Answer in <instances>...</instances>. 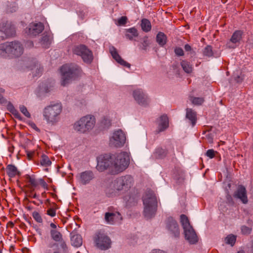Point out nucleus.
<instances>
[{
    "label": "nucleus",
    "mask_w": 253,
    "mask_h": 253,
    "mask_svg": "<svg viewBox=\"0 0 253 253\" xmlns=\"http://www.w3.org/2000/svg\"><path fill=\"white\" fill-rule=\"evenodd\" d=\"M27 156L28 157L29 159H31L32 157V153H28L27 154Z\"/></svg>",
    "instance_id": "obj_60"
},
{
    "label": "nucleus",
    "mask_w": 253,
    "mask_h": 253,
    "mask_svg": "<svg viewBox=\"0 0 253 253\" xmlns=\"http://www.w3.org/2000/svg\"><path fill=\"white\" fill-rule=\"evenodd\" d=\"M253 253V246H252V249H251V253Z\"/></svg>",
    "instance_id": "obj_63"
},
{
    "label": "nucleus",
    "mask_w": 253,
    "mask_h": 253,
    "mask_svg": "<svg viewBox=\"0 0 253 253\" xmlns=\"http://www.w3.org/2000/svg\"><path fill=\"white\" fill-rule=\"evenodd\" d=\"M150 253H167L164 251L160 250H153Z\"/></svg>",
    "instance_id": "obj_53"
},
{
    "label": "nucleus",
    "mask_w": 253,
    "mask_h": 253,
    "mask_svg": "<svg viewBox=\"0 0 253 253\" xmlns=\"http://www.w3.org/2000/svg\"><path fill=\"white\" fill-rule=\"evenodd\" d=\"M94 240L97 247L102 250H106L111 247V241L106 234L99 231L94 237Z\"/></svg>",
    "instance_id": "obj_11"
},
{
    "label": "nucleus",
    "mask_w": 253,
    "mask_h": 253,
    "mask_svg": "<svg viewBox=\"0 0 253 253\" xmlns=\"http://www.w3.org/2000/svg\"><path fill=\"white\" fill-rule=\"evenodd\" d=\"M167 37L163 32H159L156 36V41L160 46L164 45L167 42Z\"/></svg>",
    "instance_id": "obj_26"
},
{
    "label": "nucleus",
    "mask_w": 253,
    "mask_h": 253,
    "mask_svg": "<svg viewBox=\"0 0 253 253\" xmlns=\"http://www.w3.org/2000/svg\"><path fill=\"white\" fill-rule=\"evenodd\" d=\"M0 30L7 37H12L15 35V28L11 22L6 21L0 24Z\"/></svg>",
    "instance_id": "obj_17"
},
{
    "label": "nucleus",
    "mask_w": 253,
    "mask_h": 253,
    "mask_svg": "<svg viewBox=\"0 0 253 253\" xmlns=\"http://www.w3.org/2000/svg\"><path fill=\"white\" fill-rule=\"evenodd\" d=\"M241 232L242 234L245 235H248L250 234L252 228L245 225H243L241 227Z\"/></svg>",
    "instance_id": "obj_40"
},
{
    "label": "nucleus",
    "mask_w": 253,
    "mask_h": 253,
    "mask_svg": "<svg viewBox=\"0 0 253 253\" xmlns=\"http://www.w3.org/2000/svg\"><path fill=\"white\" fill-rule=\"evenodd\" d=\"M184 49L186 51H190L191 50V47L188 44H186L184 46Z\"/></svg>",
    "instance_id": "obj_54"
},
{
    "label": "nucleus",
    "mask_w": 253,
    "mask_h": 253,
    "mask_svg": "<svg viewBox=\"0 0 253 253\" xmlns=\"http://www.w3.org/2000/svg\"><path fill=\"white\" fill-rule=\"evenodd\" d=\"M116 215V214L114 213L106 212L105 214V221L109 224H114Z\"/></svg>",
    "instance_id": "obj_31"
},
{
    "label": "nucleus",
    "mask_w": 253,
    "mask_h": 253,
    "mask_svg": "<svg viewBox=\"0 0 253 253\" xmlns=\"http://www.w3.org/2000/svg\"><path fill=\"white\" fill-rule=\"evenodd\" d=\"M40 163L42 166L45 167H48L51 164V162L49 160V158L44 154L42 156Z\"/></svg>",
    "instance_id": "obj_32"
},
{
    "label": "nucleus",
    "mask_w": 253,
    "mask_h": 253,
    "mask_svg": "<svg viewBox=\"0 0 253 253\" xmlns=\"http://www.w3.org/2000/svg\"><path fill=\"white\" fill-rule=\"evenodd\" d=\"M133 97L136 102L143 106H147L149 103V99L142 89H135L133 91Z\"/></svg>",
    "instance_id": "obj_14"
},
{
    "label": "nucleus",
    "mask_w": 253,
    "mask_h": 253,
    "mask_svg": "<svg viewBox=\"0 0 253 253\" xmlns=\"http://www.w3.org/2000/svg\"><path fill=\"white\" fill-rule=\"evenodd\" d=\"M169 126V120L167 115H163L160 117L159 123L156 132L159 133L164 131Z\"/></svg>",
    "instance_id": "obj_21"
},
{
    "label": "nucleus",
    "mask_w": 253,
    "mask_h": 253,
    "mask_svg": "<svg viewBox=\"0 0 253 253\" xmlns=\"http://www.w3.org/2000/svg\"><path fill=\"white\" fill-rule=\"evenodd\" d=\"M111 125V120L107 117L103 118L100 122V126L103 128H109Z\"/></svg>",
    "instance_id": "obj_34"
},
{
    "label": "nucleus",
    "mask_w": 253,
    "mask_h": 253,
    "mask_svg": "<svg viewBox=\"0 0 253 253\" xmlns=\"http://www.w3.org/2000/svg\"><path fill=\"white\" fill-rule=\"evenodd\" d=\"M33 217L37 222L39 223H42V218L39 212L37 211L33 212Z\"/></svg>",
    "instance_id": "obj_41"
},
{
    "label": "nucleus",
    "mask_w": 253,
    "mask_h": 253,
    "mask_svg": "<svg viewBox=\"0 0 253 253\" xmlns=\"http://www.w3.org/2000/svg\"><path fill=\"white\" fill-rule=\"evenodd\" d=\"M26 179L30 185V188H33V190L36 188L39 184V182L35 178L34 175H27Z\"/></svg>",
    "instance_id": "obj_28"
},
{
    "label": "nucleus",
    "mask_w": 253,
    "mask_h": 253,
    "mask_svg": "<svg viewBox=\"0 0 253 253\" xmlns=\"http://www.w3.org/2000/svg\"><path fill=\"white\" fill-rule=\"evenodd\" d=\"M233 197L239 200L243 204H247L248 203L247 191L245 187L242 185H239L235 191Z\"/></svg>",
    "instance_id": "obj_15"
},
{
    "label": "nucleus",
    "mask_w": 253,
    "mask_h": 253,
    "mask_svg": "<svg viewBox=\"0 0 253 253\" xmlns=\"http://www.w3.org/2000/svg\"><path fill=\"white\" fill-rule=\"evenodd\" d=\"M11 112L16 118L19 119V120H22V117L20 113L18 112V111L15 110V109H13L11 111Z\"/></svg>",
    "instance_id": "obj_50"
},
{
    "label": "nucleus",
    "mask_w": 253,
    "mask_h": 253,
    "mask_svg": "<svg viewBox=\"0 0 253 253\" xmlns=\"http://www.w3.org/2000/svg\"><path fill=\"white\" fill-rule=\"evenodd\" d=\"M32 126H33V128L36 127L37 129H38L35 124H33Z\"/></svg>",
    "instance_id": "obj_61"
},
{
    "label": "nucleus",
    "mask_w": 253,
    "mask_h": 253,
    "mask_svg": "<svg viewBox=\"0 0 253 253\" xmlns=\"http://www.w3.org/2000/svg\"><path fill=\"white\" fill-rule=\"evenodd\" d=\"M141 28L143 31L148 32L151 29V24L150 22L146 19H143L141 23Z\"/></svg>",
    "instance_id": "obj_30"
},
{
    "label": "nucleus",
    "mask_w": 253,
    "mask_h": 253,
    "mask_svg": "<svg viewBox=\"0 0 253 253\" xmlns=\"http://www.w3.org/2000/svg\"><path fill=\"white\" fill-rule=\"evenodd\" d=\"M95 124V118L93 116L86 115L82 117L74 125V129L77 132L84 133L93 128Z\"/></svg>",
    "instance_id": "obj_7"
},
{
    "label": "nucleus",
    "mask_w": 253,
    "mask_h": 253,
    "mask_svg": "<svg viewBox=\"0 0 253 253\" xmlns=\"http://www.w3.org/2000/svg\"><path fill=\"white\" fill-rule=\"evenodd\" d=\"M71 244L73 246L78 247L82 244V238L79 234L73 235L71 237Z\"/></svg>",
    "instance_id": "obj_24"
},
{
    "label": "nucleus",
    "mask_w": 253,
    "mask_h": 253,
    "mask_svg": "<svg viewBox=\"0 0 253 253\" xmlns=\"http://www.w3.org/2000/svg\"><path fill=\"white\" fill-rule=\"evenodd\" d=\"M44 30V26L41 22L32 23L29 24L25 31L28 36L34 37L40 33Z\"/></svg>",
    "instance_id": "obj_13"
},
{
    "label": "nucleus",
    "mask_w": 253,
    "mask_h": 253,
    "mask_svg": "<svg viewBox=\"0 0 253 253\" xmlns=\"http://www.w3.org/2000/svg\"><path fill=\"white\" fill-rule=\"evenodd\" d=\"M62 109V105L60 102L50 103L43 109V120L48 125H56L60 120Z\"/></svg>",
    "instance_id": "obj_3"
},
{
    "label": "nucleus",
    "mask_w": 253,
    "mask_h": 253,
    "mask_svg": "<svg viewBox=\"0 0 253 253\" xmlns=\"http://www.w3.org/2000/svg\"><path fill=\"white\" fill-rule=\"evenodd\" d=\"M94 178V175L91 170H85L80 173L78 176V180L80 183L85 185Z\"/></svg>",
    "instance_id": "obj_18"
},
{
    "label": "nucleus",
    "mask_w": 253,
    "mask_h": 253,
    "mask_svg": "<svg viewBox=\"0 0 253 253\" xmlns=\"http://www.w3.org/2000/svg\"><path fill=\"white\" fill-rule=\"evenodd\" d=\"M20 111L27 118H31V114L28 111L27 108L24 105H21L19 107Z\"/></svg>",
    "instance_id": "obj_39"
},
{
    "label": "nucleus",
    "mask_w": 253,
    "mask_h": 253,
    "mask_svg": "<svg viewBox=\"0 0 253 253\" xmlns=\"http://www.w3.org/2000/svg\"><path fill=\"white\" fill-rule=\"evenodd\" d=\"M32 198H37V194H33L32 193H31V196Z\"/></svg>",
    "instance_id": "obj_59"
},
{
    "label": "nucleus",
    "mask_w": 253,
    "mask_h": 253,
    "mask_svg": "<svg viewBox=\"0 0 253 253\" xmlns=\"http://www.w3.org/2000/svg\"><path fill=\"white\" fill-rule=\"evenodd\" d=\"M189 99L192 104L196 105H201L204 101V99L202 97L190 96Z\"/></svg>",
    "instance_id": "obj_35"
},
{
    "label": "nucleus",
    "mask_w": 253,
    "mask_h": 253,
    "mask_svg": "<svg viewBox=\"0 0 253 253\" xmlns=\"http://www.w3.org/2000/svg\"><path fill=\"white\" fill-rule=\"evenodd\" d=\"M133 178L130 175H126L117 177L111 181L105 191L109 197H114L128 192L133 185Z\"/></svg>",
    "instance_id": "obj_2"
},
{
    "label": "nucleus",
    "mask_w": 253,
    "mask_h": 253,
    "mask_svg": "<svg viewBox=\"0 0 253 253\" xmlns=\"http://www.w3.org/2000/svg\"><path fill=\"white\" fill-rule=\"evenodd\" d=\"M61 85H66L70 82L75 80L81 76L82 71L81 68L76 64H65L61 68Z\"/></svg>",
    "instance_id": "obj_5"
},
{
    "label": "nucleus",
    "mask_w": 253,
    "mask_h": 253,
    "mask_svg": "<svg viewBox=\"0 0 253 253\" xmlns=\"http://www.w3.org/2000/svg\"><path fill=\"white\" fill-rule=\"evenodd\" d=\"M52 39L49 36L45 35H44L41 40V44L43 47L47 48L49 47L51 43Z\"/></svg>",
    "instance_id": "obj_29"
},
{
    "label": "nucleus",
    "mask_w": 253,
    "mask_h": 253,
    "mask_svg": "<svg viewBox=\"0 0 253 253\" xmlns=\"http://www.w3.org/2000/svg\"><path fill=\"white\" fill-rule=\"evenodd\" d=\"M50 226L53 229V230H56V228L57 226L54 223H51L50 224Z\"/></svg>",
    "instance_id": "obj_58"
},
{
    "label": "nucleus",
    "mask_w": 253,
    "mask_h": 253,
    "mask_svg": "<svg viewBox=\"0 0 253 253\" xmlns=\"http://www.w3.org/2000/svg\"><path fill=\"white\" fill-rule=\"evenodd\" d=\"M234 78L235 81L237 83H241L242 82V81L243 80V76L242 75V74H240V75H234Z\"/></svg>",
    "instance_id": "obj_51"
},
{
    "label": "nucleus",
    "mask_w": 253,
    "mask_h": 253,
    "mask_svg": "<svg viewBox=\"0 0 253 253\" xmlns=\"http://www.w3.org/2000/svg\"><path fill=\"white\" fill-rule=\"evenodd\" d=\"M206 156L212 159L215 156V151L213 149H209L206 152Z\"/></svg>",
    "instance_id": "obj_48"
},
{
    "label": "nucleus",
    "mask_w": 253,
    "mask_h": 253,
    "mask_svg": "<svg viewBox=\"0 0 253 253\" xmlns=\"http://www.w3.org/2000/svg\"><path fill=\"white\" fill-rule=\"evenodd\" d=\"M46 214L51 217H54L56 214V210L53 208H50L47 210Z\"/></svg>",
    "instance_id": "obj_45"
},
{
    "label": "nucleus",
    "mask_w": 253,
    "mask_h": 253,
    "mask_svg": "<svg viewBox=\"0 0 253 253\" xmlns=\"http://www.w3.org/2000/svg\"><path fill=\"white\" fill-rule=\"evenodd\" d=\"M109 51L113 58L118 63L128 68L130 67V64L125 61L119 54L117 49L113 46L109 47Z\"/></svg>",
    "instance_id": "obj_19"
},
{
    "label": "nucleus",
    "mask_w": 253,
    "mask_h": 253,
    "mask_svg": "<svg viewBox=\"0 0 253 253\" xmlns=\"http://www.w3.org/2000/svg\"><path fill=\"white\" fill-rule=\"evenodd\" d=\"M127 18L126 16H122L118 20L117 24L119 26L125 25L127 22Z\"/></svg>",
    "instance_id": "obj_42"
},
{
    "label": "nucleus",
    "mask_w": 253,
    "mask_h": 253,
    "mask_svg": "<svg viewBox=\"0 0 253 253\" xmlns=\"http://www.w3.org/2000/svg\"><path fill=\"white\" fill-rule=\"evenodd\" d=\"M225 240L226 244L233 246L235 243L236 236L232 234L229 235L226 237Z\"/></svg>",
    "instance_id": "obj_36"
},
{
    "label": "nucleus",
    "mask_w": 253,
    "mask_h": 253,
    "mask_svg": "<svg viewBox=\"0 0 253 253\" xmlns=\"http://www.w3.org/2000/svg\"><path fill=\"white\" fill-rule=\"evenodd\" d=\"M203 55L208 57H212L213 53L212 51V47L211 45L207 46L203 50Z\"/></svg>",
    "instance_id": "obj_37"
},
{
    "label": "nucleus",
    "mask_w": 253,
    "mask_h": 253,
    "mask_svg": "<svg viewBox=\"0 0 253 253\" xmlns=\"http://www.w3.org/2000/svg\"><path fill=\"white\" fill-rule=\"evenodd\" d=\"M51 238L55 242H58L63 253H69V249L66 242L63 240L62 234L57 230L50 231Z\"/></svg>",
    "instance_id": "obj_12"
},
{
    "label": "nucleus",
    "mask_w": 253,
    "mask_h": 253,
    "mask_svg": "<svg viewBox=\"0 0 253 253\" xmlns=\"http://www.w3.org/2000/svg\"><path fill=\"white\" fill-rule=\"evenodd\" d=\"M174 52L178 56H183L184 55L183 50L181 47H176L174 49Z\"/></svg>",
    "instance_id": "obj_49"
},
{
    "label": "nucleus",
    "mask_w": 253,
    "mask_h": 253,
    "mask_svg": "<svg viewBox=\"0 0 253 253\" xmlns=\"http://www.w3.org/2000/svg\"><path fill=\"white\" fill-rule=\"evenodd\" d=\"M74 54L80 56L84 62L86 63H90L93 59L92 51L86 46L80 44L75 46L73 49Z\"/></svg>",
    "instance_id": "obj_9"
},
{
    "label": "nucleus",
    "mask_w": 253,
    "mask_h": 253,
    "mask_svg": "<svg viewBox=\"0 0 253 253\" xmlns=\"http://www.w3.org/2000/svg\"><path fill=\"white\" fill-rule=\"evenodd\" d=\"M138 36V31L135 28H131L126 30L125 36L129 40H133V38L137 37Z\"/></svg>",
    "instance_id": "obj_25"
},
{
    "label": "nucleus",
    "mask_w": 253,
    "mask_h": 253,
    "mask_svg": "<svg viewBox=\"0 0 253 253\" xmlns=\"http://www.w3.org/2000/svg\"><path fill=\"white\" fill-rule=\"evenodd\" d=\"M243 32L240 30L235 31L232 34L230 41L227 42L226 46L229 48H234L235 47L234 45L237 42H239L242 39Z\"/></svg>",
    "instance_id": "obj_20"
},
{
    "label": "nucleus",
    "mask_w": 253,
    "mask_h": 253,
    "mask_svg": "<svg viewBox=\"0 0 253 253\" xmlns=\"http://www.w3.org/2000/svg\"><path fill=\"white\" fill-rule=\"evenodd\" d=\"M186 119L189 121V123L194 126L197 122V113L195 111L191 108L186 109Z\"/></svg>",
    "instance_id": "obj_22"
},
{
    "label": "nucleus",
    "mask_w": 253,
    "mask_h": 253,
    "mask_svg": "<svg viewBox=\"0 0 253 253\" xmlns=\"http://www.w3.org/2000/svg\"><path fill=\"white\" fill-rule=\"evenodd\" d=\"M26 46L29 47H32L34 46V43L32 41H28L26 43Z\"/></svg>",
    "instance_id": "obj_55"
},
{
    "label": "nucleus",
    "mask_w": 253,
    "mask_h": 253,
    "mask_svg": "<svg viewBox=\"0 0 253 253\" xmlns=\"http://www.w3.org/2000/svg\"><path fill=\"white\" fill-rule=\"evenodd\" d=\"M167 229L174 235V237H178L180 234L179 226L176 221L171 217H169L166 221Z\"/></svg>",
    "instance_id": "obj_16"
},
{
    "label": "nucleus",
    "mask_w": 253,
    "mask_h": 253,
    "mask_svg": "<svg viewBox=\"0 0 253 253\" xmlns=\"http://www.w3.org/2000/svg\"><path fill=\"white\" fill-rule=\"evenodd\" d=\"M9 8H8L7 11L8 12H11V13L15 12L17 10V8H18L17 5L15 2L11 3L9 5Z\"/></svg>",
    "instance_id": "obj_43"
},
{
    "label": "nucleus",
    "mask_w": 253,
    "mask_h": 253,
    "mask_svg": "<svg viewBox=\"0 0 253 253\" xmlns=\"http://www.w3.org/2000/svg\"><path fill=\"white\" fill-rule=\"evenodd\" d=\"M180 222L182 226L185 239L191 244H194L198 242V237L190 223L188 217L185 214L180 215Z\"/></svg>",
    "instance_id": "obj_8"
},
{
    "label": "nucleus",
    "mask_w": 253,
    "mask_h": 253,
    "mask_svg": "<svg viewBox=\"0 0 253 253\" xmlns=\"http://www.w3.org/2000/svg\"><path fill=\"white\" fill-rule=\"evenodd\" d=\"M129 156L126 152H121L114 155L105 154L98 159L97 169L103 171L109 169L112 174L124 171L129 166Z\"/></svg>",
    "instance_id": "obj_1"
},
{
    "label": "nucleus",
    "mask_w": 253,
    "mask_h": 253,
    "mask_svg": "<svg viewBox=\"0 0 253 253\" xmlns=\"http://www.w3.org/2000/svg\"><path fill=\"white\" fill-rule=\"evenodd\" d=\"M226 199L227 203L232 205L234 204V201L233 199V198L229 193H228L226 196Z\"/></svg>",
    "instance_id": "obj_46"
},
{
    "label": "nucleus",
    "mask_w": 253,
    "mask_h": 253,
    "mask_svg": "<svg viewBox=\"0 0 253 253\" xmlns=\"http://www.w3.org/2000/svg\"><path fill=\"white\" fill-rule=\"evenodd\" d=\"M57 243L58 242L50 241L47 244V247L51 249L54 247H57L58 246V244Z\"/></svg>",
    "instance_id": "obj_52"
},
{
    "label": "nucleus",
    "mask_w": 253,
    "mask_h": 253,
    "mask_svg": "<svg viewBox=\"0 0 253 253\" xmlns=\"http://www.w3.org/2000/svg\"><path fill=\"white\" fill-rule=\"evenodd\" d=\"M23 53V46L18 41L6 42L0 44V55L2 57H5L9 56L12 57H18Z\"/></svg>",
    "instance_id": "obj_6"
},
{
    "label": "nucleus",
    "mask_w": 253,
    "mask_h": 253,
    "mask_svg": "<svg viewBox=\"0 0 253 253\" xmlns=\"http://www.w3.org/2000/svg\"><path fill=\"white\" fill-rule=\"evenodd\" d=\"M40 182H41V184L42 185V186L44 187L46 185V182L42 179H40Z\"/></svg>",
    "instance_id": "obj_57"
},
{
    "label": "nucleus",
    "mask_w": 253,
    "mask_h": 253,
    "mask_svg": "<svg viewBox=\"0 0 253 253\" xmlns=\"http://www.w3.org/2000/svg\"><path fill=\"white\" fill-rule=\"evenodd\" d=\"M31 70H36V73H34V72H33V73L34 76H37V75H39V74L40 73H41L42 72V68H41L40 67H39L38 65H35L34 67V68H32Z\"/></svg>",
    "instance_id": "obj_47"
},
{
    "label": "nucleus",
    "mask_w": 253,
    "mask_h": 253,
    "mask_svg": "<svg viewBox=\"0 0 253 253\" xmlns=\"http://www.w3.org/2000/svg\"><path fill=\"white\" fill-rule=\"evenodd\" d=\"M181 66L186 73H191L193 70V67L192 65L187 61L183 60L181 62Z\"/></svg>",
    "instance_id": "obj_27"
},
{
    "label": "nucleus",
    "mask_w": 253,
    "mask_h": 253,
    "mask_svg": "<svg viewBox=\"0 0 253 253\" xmlns=\"http://www.w3.org/2000/svg\"><path fill=\"white\" fill-rule=\"evenodd\" d=\"M167 151L162 148H158L155 151L156 157L158 158H163L165 157L167 155Z\"/></svg>",
    "instance_id": "obj_33"
},
{
    "label": "nucleus",
    "mask_w": 253,
    "mask_h": 253,
    "mask_svg": "<svg viewBox=\"0 0 253 253\" xmlns=\"http://www.w3.org/2000/svg\"><path fill=\"white\" fill-rule=\"evenodd\" d=\"M144 205L143 214L147 219L154 217L156 213L158 208V201L156 194L151 190H148L144 194L143 198Z\"/></svg>",
    "instance_id": "obj_4"
},
{
    "label": "nucleus",
    "mask_w": 253,
    "mask_h": 253,
    "mask_svg": "<svg viewBox=\"0 0 253 253\" xmlns=\"http://www.w3.org/2000/svg\"><path fill=\"white\" fill-rule=\"evenodd\" d=\"M124 200L126 201L127 205H130L135 203V198L131 197L129 195L125 196L124 197Z\"/></svg>",
    "instance_id": "obj_38"
},
{
    "label": "nucleus",
    "mask_w": 253,
    "mask_h": 253,
    "mask_svg": "<svg viewBox=\"0 0 253 253\" xmlns=\"http://www.w3.org/2000/svg\"><path fill=\"white\" fill-rule=\"evenodd\" d=\"M5 101V99H4L3 96L0 93V103H3Z\"/></svg>",
    "instance_id": "obj_56"
},
{
    "label": "nucleus",
    "mask_w": 253,
    "mask_h": 253,
    "mask_svg": "<svg viewBox=\"0 0 253 253\" xmlns=\"http://www.w3.org/2000/svg\"><path fill=\"white\" fill-rule=\"evenodd\" d=\"M126 140L125 133L122 130L119 129L114 131L110 138L109 145L116 148L122 147L124 145Z\"/></svg>",
    "instance_id": "obj_10"
},
{
    "label": "nucleus",
    "mask_w": 253,
    "mask_h": 253,
    "mask_svg": "<svg viewBox=\"0 0 253 253\" xmlns=\"http://www.w3.org/2000/svg\"><path fill=\"white\" fill-rule=\"evenodd\" d=\"M237 253H245V252L244 251L242 250L239 251Z\"/></svg>",
    "instance_id": "obj_62"
},
{
    "label": "nucleus",
    "mask_w": 253,
    "mask_h": 253,
    "mask_svg": "<svg viewBox=\"0 0 253 253\" xmlns=\"http://www.w3.org/2000/svg\"><path fill=\"white\" fill-rule=\"evenodd\" d=\"M45 253H49V252H46Z\"/></svg>",
    "instance_id": "obj_64"
},
{
    "label": "nucleus",
    "mask_w": 253,
    "mask_h": 253,
    "mask_svg": "<svg viewBox=\"0 0 253 253\" xmlns=\"http://www.w3.org/2000/svg\"><path fill=\"white\" fill-rule=\"evenodd\" d=\"M6 172L10 177H14L16 175L20 174V172L18 171L17 168L12 165H9L6 167Z\"/></svg>",
    "instance_id": "obj_23"
},
{
    "label": "nucleus",
    "mask_w": 253,
    "mask_h": 253,
    "mask_svg": "<svg viewBox=\"0 0 253 253\" xmlns=\"http://www.w3.org/2000/svg\"><path fill=\"white\" fill-rule=\"evenodd\" d=\"M141 44L143 49L146 50L147 47L150 44L147 37H144L143 39Z\"/></svg>",
    "instance_id": "obj_44"
}]
</instances>
